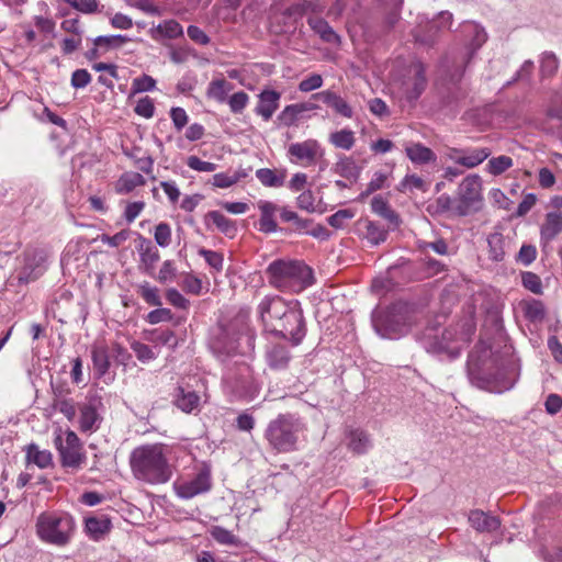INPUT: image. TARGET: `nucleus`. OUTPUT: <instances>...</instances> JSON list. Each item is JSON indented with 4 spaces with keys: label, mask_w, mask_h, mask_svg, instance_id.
Listing matches in <instances>:
<instances>
[{
    "label": "nucleus",
    "mask_w": 562,
    "mask_h": 562,
    "mask_svg": "<svg viewBox=\"0 0 562 562\" xmlns=\"http://www.w3.org/2000/svg\"><path fill=\"white\" fill-rule=\"evenodd\" d=\"M468 375L479 389L493 393L509 391L519 376V366L513 355L499 356L481 341L469 356Z\"/></svg>",
    "instance_id": "f257e3e1"
},
{
    "label": "nucleus",
    "mask_w": 562,
    "mask_h": 562,
    "mask_svg": "<svg viewBox=\"0 0 562 562\" xmlns=\"http://www.w3.org/2000/svg\"><path fill=\"white\" fill-rule=\"evenodd\" d=\"M130 463L135 479L147 484H164L172 476L167 449L161 443L135 448L131 453Z\"/></svg>",
    "instance_id": "f03ea898"
},
{
    "label": "nucleus",
    "mask_w": 562,
    "mask_h": 562,
    "mask_svg": "<svg viewBox=\"0 0 562 562\" xmlns=\"http://www.w3.org/2000/svg\"><path fill=\"white\" fill-rule=\"evenodd\" d=\"M267 272L270 284L281 291L299 293L313 283L312 269L299 260H276Z\"/></svg>",
    "instance_id": "7ed1b4c3"
},
{
    "label": "nucleus",
    "mask_w": 562,
    "mask_h": 562,
    "mask_svg": "<svg viewBox=\"0 0 562 562\" xmlns=\"http://www.w3.org/2000/svg\"><path fill=\"white\" fill-rule=\"evenodd\" d=\"M304 429L305 426L297 415L279 414L268 423L265 438L274 451L289 453L297 450L299 438Z\"/></svg>",
    "instance_id": "20e7f679"
},
{
    "label": "nucleus",
    "mask_w": 562,
    "mask_h": 562,
    "mask_svg": "<svg viewBox=\"0 0 562 562\" xmlns=\"http://www.w3.org/2000/svg\"><path fill=\"white\" fill-rule=\"evenodd\" d=\"M37 537L49 544L65 547L72 539L76 522L67 513L45 512L38 515L35 524Z\"/></svg>",
    "instance_id": "39448f33"
},
{
    "label": "nucleus",
    "mask_w": 562,
    "mask_h": 562,
    "mask_svg": "<svg viewBox=\"0 0 562 562\" xmlns=\"http://www.w3.org/2000/svg\"><path fill=\"white\" fill-rule=\"evenodd\" d=\"M373 326L375 331L387 339H397L408 331L411 317L407 306L403 303H396L383 312L373 314Z\"/></svg>",
    "instance_id": "423d86ee"
},
{
    "label": "nucleus",
    "mask_w": 562,
    "mask_h": 562,
    "mask_svg": "<svg viewBox=\"0 0 562 562\" xmlns=\"http://www.w3.org/2000/svg\"><path fill=\"white\" fill-rule=\"evenodd\" d=\"M472 333L473 327L471 325H467V329H462L460 333L457 328L450 327L442 331L440 338L430 334L425 335L423 344L428 352L446 355L449 359H454L460 355Z\"/></svg>",
    "instance_id": "0eeeda50"
},
{
    "label": "nucleus",
    "mask_w": 562,
    "mask_h": 562,
    "mask_svg": "<svg viewBox=\"0 0 562 562\" xmlns=\"http://www.w3.org/2000/svg\"><path fill=\"white\" fill-rule=\"evenodd\" d=\"M483 180L480 175L471 173L462 179L456 192L454 214L467 216L483 206Z\"/></svg>",
    "instance_id": "6e6552de"
},
{
    "label": "nucleus",
    "mask_w": 562,
    "mask_h": 562,
    "mask_svg": "<svg viewBox=\"0 0 562 562\" xmlns=\"http://www.w3.org/2000/svg\"><path fill=\"white\" fill-rule=\"evenodd\" d=\"M426 87L425 67L420 61H413L391 83L392 93L400 100H417Z\"/></svg>",
    "instance_id": "1a4fd4ad"
},
{
    "label": "nucleus",
    "mask_w": 562,
    "mask_h": 562,
    "mask_svg": "<svg viewBox=\"0 0 562 562\" xmlns=\"http://www.w3.org/2000/svg\"><path fill=\"white\" fill-rule=\"evenodd\" d=\"M55 446L64 468L77 470L86 463L87 457L82 442L74 430L59 429L55 436Z\"/></svg>",
    "instance_id": "9d476101"
},
{
    "label": "nucleus",
    "mask_w": 562,
    "mask_h": 562,
    "mask_svg": "<svg viewBox=\"0 0 562 562\" xmlns=\"http://www.w3.org/2000/svg\"><path fill=\"white\" fill-rule=\"evenodd\" d=\"M271 333L291 340L293 345H299L303 340L306 329L301 303L297 300H290L288 313Z\"/></svg>",
    "instance_id": "9b49d317"
},
{
    "label": "nucleus",
    "mask_w": 562,
    "mask_h": 562,
    "mask_svg": "<svg viewBox=\"0 0 562 562\" xmlns=\"http://www.w3.org/2000/svg\"><path fill=\"white\" fill-rule=\"evenodd\" d=\"M48 252L43 248H29L23 254L22 265L16 270L20 284L37 280L47 269Z\"/></svg>",
    "instance_id": "f8f14e48"
},
{
    "label": "nucleus",
    "mask_w": 562,
    "mask_h": 562,
    "mask_svg": "<svg viewBox=\"0 0 562 562\" xmlns=\"http://www.w3.org/2000/svg\"><path fill=\"white\" fill-rule=\"evenodd\" d=\"M286 154L292 164L310 167L323 159L325 149L317 139L307 138L290 144Z\"/></svg>",
    "instance_id": "ddd939ff"
},
{
    "label": "nucleus",
    "mask_w": 562,
    "mask_h": 562,
    "mask_svg": "<svg viewBox=\"0 0 562 562\" xmlns=\"http://www.w3.org/2000/svg\"><path fill=\"white\" fill-rule=\"evenodd\" d=\"M212 487L211 469L203 467L194 477L173 483V490L178 497L190 499L200 494L207 493Z\"/></svg>",
    "instance_id": "4468645a"
},
{
    "label": "nucleus",
    "mask_w": 562,
    "mask_h": 562,
    "mask_svg": "<svg viewBox=\"0 0 562 562\" xmlns=\"http://www.w3.org/2000/svg\"><path fill=\"white\" fill-rule=\"evenodd\" d=\"M290 300L279 295L265 296L258 305V313L267 330L272 331L279 321L288 313Z\"/></svg>",
    "instance_id": "2eb2a0df"
},
{
    "label": "nucleus",
    "mask_w": 562,
    "mask_h": 562,
    "mask_svg": "<svg viewBox=\"0 0 562 562\" xmlns=\"http://www.w3.org/2000/svg\"><path fill=\"white\" fill-rule=\"evenodd\" d=\"M445 156L448 160L468 169L480 166L491 156L487 147L447 148Z\"/></svg>",
    "instance_id": "dca6fc26"
},
{
    "label": "nucleus",
    "mask_w": 562,
    "mask_h": 562,
    "mask_svg": "<svg viewBox=\"0 0 562 562\" xmlns=\"http://www.w3.org/2000/svg\"><path fill=\"white\" fill-rule=\"evenodd\" d=\"M101 407V400L97 397H87L78 405V426L80 431L91 434L99 429L102 422Z\"/></svg>",
    "instance_id": "f3484780"
},
{
    "label": "nucleus",
    "mask_w": 562,
    "mask_h": 562,
    "mask_svg": "<svg viewBox=\"0 0 562 562\" xmlns=\"http://www.w3.org/2000/svg\"><path fill=\"white\" fill-rule=\"evenodd\" d=\"M137 250L139 255V268L145 273L153 276L156 268V263L160 259V255L157 247L154 246L149 239L140 236Z\"/></svg>",
    "instance_id": "a211bd4d"
},
{
    "label": "nucleus",
    "mask_w": 562,
    "mask_h": 562,
    "mask_svg": "<svg viewBox=\"0 0 562 562\" xmlns=\"http://www.w3.org/2000/svg\"><path fill=\"white\" fill-rule=\"evenodd\" d=\"M314 98L322 100L327 106H329L336 114L346 119L353 116V110L350 104L339 94L331 90H324L313 95Z\"/></svg>",
    "instance_id": "6ab92c4d"
},
{
    "label": "nucleus",
    "mask_w": 562,
    "mask_h": 562,
    "mask_svg": "<svg viewBox=\"0 0 562 562\" xmlns=\"http://www.w3.org/2000/svg\"><path fill=\"white\" fill-rule=\"evenodd\" d=\"M112 524L106 515L89 516L85 518V531L93 541L102 540L111 530Z\"/></svg>",
    "instance_id": "aec40b11"
},
{
    "label": "nucleus",
    "mask_w": 562,
    "mask_h": 562,
    "mask_svg": "<svg viewBox=\"0 0 562 562\" xmlns=\"http://www.w3.org/2000/svg\"><path fill=\"white\" fill-rule=\"evenodd\" d=\"M259 101L255 112L265 121H269L279 108L281 94L276 90H262L258 95Z\"/></svg>",
    "instance_id": "412c9836"
},
{
    "label": "nucleus",
    "mask_w": 562,
    "mask_h": 562,
    "mask_svg": "<svg viewBox=\"0 0 562 562\" xmlns=\"http://www.w3.org/2000/svg\"><path fill=\"white\" fill-rule=\"evenodd\" d=\"M462 33L469 38L467 48L472 56L475 54L487 41V33L483 26L475 22H465L462 24Z\"/></svg>",
    "instance_id": "4be33fe9"
},
{
    "label": "nucleus",
    "mask_w": 562,
    "mask_h": 562,
    "mask_svg": "<svg viewBox=\"0 0 562 562\" xmlns=\"http://www.w3.org/2000/svg\"><path fill=\"white\" fill-rule=\"evenodd\" d=\"M441 30H438L434 20L429 21L424 15L418 16V25L413 31V36L417 43L431 45L435 43Z\"/></svg>",
    "instance_id": "5701e85b"
},
{
    "label": "nucleus",
    "mask_w": 562,
    "mask_h": 562,
    "mask_svg": "<svg viewBox=\"0 0 562 562\" xmlns=\"http://www.w3.org/2000/svg\"><path fill=\"white\" fill-rule=\"evenodd\" d=\"M468 520L472 528L479 532H492L499 528L501 521L481 509L471 510Z\"/></svg>",
    "instance_id": "b1692460"
},
{
    "label": "nucleus",
    "mask_w": 562,
    "mask_h": 562,
    "mask_svg": "<svg viewBox=\"0 0 562 562\" xmlns=\"http://www.w3.org/2000/svg\"><path fill=\"white\" fill-rule=\"evenodd\" d=\"M206 226L214 225L221 233L229 238L237 234V226L234 221L226 217L218 211H210L204 217Z\"/></svg>",
    "instance_id": "393cba45"
},
{
    "label": "nucleus",
    "mask_w": 562,
    "mask_h": 562,
    "mask_svg": "<svg viewBox=\"0 0 562 562\" xmlns=\"http://www.w3.org/2000/svg\"><path fill=\"white\" fill-rule=\"evenodd\" d=\"M258 209L260 210V231L267 234L274 233L278 228L274 220L277 205L270 201H259Z\"/></svg>",
    "instance_id": "a878e982"
},
{
    "label": "nucleus",
    "mask_w": 562,
    "mask_h": 562,
    "mask_svg": "<svg viewBox=\"0 0 562 562\" xmlns=\"http://www.w3.org/2000/svg\"><path fill=\"white\" fill-rule=\"evenodd\" d=\"M310 27L326 43L339 44L340 37L334 29L322 18L311 16L307 20Z\"/></svg>",
    "instance_id": "bb28decb"
},
{
    "label": "nucleus",
    "mask_w": 562,
    "mask_h": 562,
    "mask_svg": "<svg viewBox=\"0 0 562 562\" xmlns=\"http://www.w3.org/2000/svg\"><path fill=\"white\" fill-rule=\"evenodd\" d=\"M175 404L182 412L190 414L200 411V396L194 391L178 387Z\"/></svg>",
    "instance_id": "cd10ccee"
},
{
    "label": "nucleus",
    "mask_w": 562,
    "mask_h": 562,
    "mask_svg": "<svg viewBox=\"0 0 562 562\" xmlns=\"http://www.w3.org/2000/svg\"><path fill=\"white\" fill-rule=\"evenodd\" d=\"M150 35L156 41L161 38H178L183 35V27L176 20H167L150 29Z\"/></svg>",
    "instance_id": "c85d7f7f"
},
{
    "label": "nucleus",
    "mask_w": 562,
    "mask_h": 562,
    "mask_svg": "<svg viewBox=\"0 0 562 562\" xmlns=\"http://www.w3.org/2000/svg\"><path fill=\"white\" fill-rule=\"evenodd\" d=\"M405 153L408 159L416 165H425L437 160L436 154L420 143L406 146Z\"/></svg>",
    "instance_id": "c756f323"
},
{
    "label": "nucleus",
    "mask_w": 562,
    "mask_h": 562,
    "mask_svg": "<svg viewBox=\"0 0 562 562\" xmlns=\"http://www.w3.org/2000/svg\"><path fill=\"white\" fill-rule=\"evenodd\" d=\"M291 356L284 346L272 345L267 350V361L271 369H285L290 362Z\"/></svg>",
    "instance_id": "7c9ffc66"
},
{
    "label": "nucleus",
    "mask_w": 562,
    "mask_h": 562,
    "mask_svg": "<svg viewBox=\"0 0 562 562\" xmlns=\"http://www.w3.org/2000/svg\"><path fill=\"white\" fill-rule=\"evenodd\" d=\"M146 183L145 178L138 172H124L115 182V192L127 194L135 188Z\"/></svg>",
    "instance_id": "2f4dec72"
},
{
    "label": "nucleus",
    "mask_w": 562,
    "mask_h": 562,
    "mask_svg": "<svg viewBox=\"0 0 562 562\" xmlns=\"http://www.w3.org/2000/svg\"><path fill=\"white\" fill-rule=\"evenodd\" d=\"M257 179L262 186L268 188H280L284 184L285 170H276L270 168H261L256 171Z\"/></svg>",
    "instance_id": "473e14b6"
},
{
    "label": "nucleus",
    "mask_w": 562,
    "mask_h": 562,
    "mask_svg": "<svg viewBox=\"0 0 562 562\" xmlns=\"http://www.w3.org/2000/svg\"><path fill=\"white\" fill-rule=\"evenodd\" d=\"M233 90V85L225 79L212 80L206 89V97L218 103H224L227 100V94Z\"/></svg>",
    "instance_id": "72a5a7b5"
},
{
    "label": "nucleus",
    "mask_w": 562,
    "mask_h": 562,
    "mask_svg": "<svg viewBox=\"0 0 562 562\" xmlns=\"http://www.w3.org/2000/svg\"><path fill=\"white\" fill-rule=\"evenodd\" d=\"M521 308L525 317L531 323H541L546 317V307L539 300L530 299L522 301Z\"/></svg>",
    "instance_id": "f704fd0d"
},
{
    "label": "nucleus",
    "mask_w": 562,
    "mask_h": 562,
    "mask_svg": "<svg viewBox=\"0 0 562 562\" xmlns=\"http://www.w3.org/2000/svg\"><path fill=\"white\" fill-rule=\"evenodd\" d=\"M91 353L94 374L98 378L104 376L110 369V358L108 349L104 346H95L93 347Z\"/></svg>",
    "instance_id": "c9c22d12"
},
{
    "label": "nucleus",
    "mask_w": 562,
    "mask_h": 562,
    "mask_svg": "<svg viewBox=\"0 0 562 562\" xmlns=\"http://www.w3.org/2000/svg\"><path fill=\"white\" fill-rule=\"evenodd\" d=\"M53 458L48 450H40L38 446L31 443L26 447V462L46 469L52 464Z\"/></svg>",
    "instance_id": "e433bc0d"
},
{
    "label": "nucleus",
    "mask_w": 562,
    "mask_h": 562,
    "mask_svg": "<svg viewBox=\"0 0 562 562\" xmlns=\"http://www.w3.org/2000/svg\"><path fill=\"white\" fill-rule=\"evenodd\" d=\"M560 232H562V213H548L546 216V222L541 227V236L550 240L553 239Z\"/></svg>",
    "instance_id": "4c0bfd02"
},
{
    "label": "nucleus",
    "mask_w": 562,
    "mask_h": 562,
    "mask_svg": "<svg viewBox=\"0 0 562 562\" xmlns=\"http://www.w3.org/2000/svg\"><path fill=\"white\" fill-rule=\"evenodd\" d=\"M355 142V133L351 130L342 128L329 135V143L339 149L350 150Z\"/></svg>",
    "instance_id": "58836bf2"
},
{
    "label": "nucleus",
    "mask_w": 562,
    "mask_h": 562,
    "mask_svg": "<svg viewBox=\"0 0 562 562\" xmlns=\"http://www.w3.org/2000/svg\"><path fill=\"white\" fill-rule=\"evenodd\" d=\"M335 173L346 179H357L360 169L356 161L350 157L340 158L334 166Z\"/></svg>",
    "instance_id": "ea45409f"
},
{
    "label": "nucleus",
    "mask_w": 562,
    "mask_h": 562,
    "mask_svg": "<svg viewBox=\"0 0 562 562\" xmlns=\"http://www.w3.org/2000/svg\"><path fill=\"white\" fill-rule=\"evenodd\" d=\"M296 206L307 213H323V210L321 209V201L316 200L312 190H304L297 195Z\"/></svg>",
    "instance_id": "a19ab883"
},
{
    "label": "nucleus",
    "mask_w": 562,
    "mask_h": 562,
    "mask_svg": "<svg viewBox=\"0 0 562 562\" xmlns=\"http://www.w3.org/2000/svg\"><path fill=\"white\" fill-rule=\"evenodd\" d=\"M348 446L353 452L360 454L369 450L371 440L363 430L356 429L349 434Z\"/></svg>",
    "instance_id": "79ce46f5"
},
{
    "label": "nucleus",
    "mask_w": 562,
    "mask_h": 562,
    "mask_svg": "<svg viewBox=\"0 0 562 562\" xmlns=\"http://www.w3.org/2000/svg\"><path fill=\"white\" fill-rule=\"evenodd\" d=\"M316 105L301 103V104H290L286 105L281 112L279 119L284 122L285 125L290 126L295 123L299 115L304 111H310L315 109Z\"/></svg>",
    "instance_id": "37998d69"
},
{
    "label": "nucleus",
    "mask_w": 562,
    "mask_h": 562,
    "mask_svg": "<svg viewBox=\"0 0 562 562\" xmlns=\"http://www.w3.org/2000/svg\"><path fill=\"white\" fill-rule=\"evenodd\" d=\"M364 227H366L364 238L371 245L376 246L386 240L387 231L384 229L379 224H376L372 221H367Z\"/></svg>",
    "instance_id": "c03bdc74"
},
{
    "label": "nucleus",
    "mask_w": 562,
    "mask_h": 562,
    "mask_svg": "<svg viewBox=\"0 0 562 562\" xmlns=\"http://www.w3.org/2000/svg\"><path fill=\"white\" fill-rule=\"evenodd\" d=\"M514 165L509 156L501 155L488 160L485 170L493 176H499L512 168Z\"/></svg>",
    "instance_id": "a18cd8bd"
},
{
    "label": "nucleus",
    "mask_w": 562,
    "mask_h": 562,
    "mask_svg": "<svg viewBox=\"0 0 562 562\" xmlns=\"http://www.w3.org/2000/svg\"><path fill=\"white\" fill-rule=\"evenodd\" d=\"M209 532L211 537L220 544L238 546L239 543L238 538L224 527L213 526L210 528Z\"/></svg>",
    "instance_id": "49530a36"
},
{
    "label": "nucleus",
    "mask_w": 562,
    "mask_h": 562,
    "mask_svg": "<svg viewBox=\"0 0 562 562\" xmlns=\"http://www.w3.org/2000/svg\"><path fill=\"white\" fill-rule=\"evenodd\" d=\"M137 293L151 306H160L162 304L159 290L156 286L150 285L148 282L139 284L137 286Z\"/></svg>",
    "instance_id": "de8ad7c7"
},
{
    "label": "nucleus",
    "mask_w": 562,
    "mask_h": 562,
    "mask_svg": "<svg viewBox=\"0 0 562 562\" xmlns=\"http://www.w3.org/2000/svg\"><path fill=\"white\" fill-rule=\"evenodd\" d=\"M490 248V258L494 261H501L504 258V238L499 233L491 234L487 238Z\"/></svg>",
    "instance_id": "09e8293b"
},
{
    "label": "nucleus",
    "mask_w": 562,
    "mask_h": 562,
    "mask_svg": "<svg viewBox=\"0 0 562 562\" xmlns=\"http://www.w3.org/2000/svg\"><path fill=\"white\" fill-rule=\"evenodd\" d=\"M128 38L125 35H109V36H98L93 40V44L95 46H101L102 53L106 52L110 48L120 47L125 42H127Z\"/></svg>",
    "instance_id": "8fccbe9b"
},
{
    "label": "nucleus",
    "mask_w": 562,
    "mask_h": 562,
    "mask_svg": "<svg viewBox=\"0 0 562 562\" xmlns=\"http://www.w3.org/2000/svg\"><path fill=\"white\" fill-rule=\"evenodd\" d=\"M146 339L157 346L159 345H176V337L171 330L154 329L146 335Z\"/></svg>",
    "instance_id": "3c124183"
},
{
    "label": "nucleus",
    "mask_w": 562,
    "mask_h": 562,
    "mask_svg": "<svg viewBox=\"0 0 562 562\" xmlns=\"http://www.w3.org/2000/svg\"><path fill=\"white\" fill-rule=\"evenodd\" d=\"M131 349L135 353L136 358L143 363L149 362L158 356V352L155 351L154 348L139 341H133L131 344Z\"/></svg>",
    "instance_id": "603ef678"
},
{
    "label": "nucleus",
    "mask_w": 562,
    "mask_h": 562,
    "mask_svg": "<svg viewBox=\"0 0 562 562\" xmlns=\"http://www.w3.org/2000/svg\"><path fill=\"white\" fill-rule=\"evenodd\" d=\"M56 411L61 413L69 422H74L77 415L78 405L72 398H60L54 404Z\"/></svg>",
    "instance_id": "864d4df0"
},
{
    "label": "nucleus",
    "mask_w": 562,
    "mask_h": 562,
    "mask_svg": "<svg viewBox=\"0 0 562 562\" xmlns=\"http://www.w3.org/2000/svg\"><path fill=\"white\" fill-rule=\"evenodd\" d=\"M155 241L158 246L166 248L171 244V228L167 223H159L155 227L154 233Z\"/></svg>",
    "instance_id": "5fc2aeb1"
},
{
    "label": "nucleus",
    "mask_w": 562,
    "mask_h": 562,
    "mask_svg": "<svg viewBox=\"0 0 562 562\" xmlns=\"http://www.w3.org/2000/svg\"><path fill=\"white\" fill-rule=\"evenodd\" d=\"M355 216L349 209L339 210L327 218L328 224L337 229L344 228L346 223Z\"/></svg>",
    "instance_id": "6e6d98bb"
},
{
    "label": "nucleus",
    "mask_w": 562,
    "mask_h": 562,
    "mask_svg": "<svg viewBox=\"0 0 562 562\" xmlns=\"http://www.w3.org/2000/svg\"><path fill=\"white\" fill-rule=\"evenodd\" d=\"M155 87L156 80L148 75H143L140 77L134 78L132 81L133 93L153 91Z\"/></svg>",
    "instance_id": "4d7b16f0"
},
{
    "label": "nucleus",
    "mask_w": 562,
    "mask_h": 562,
    "mask_svg": "<svg viewBox=\"0 0 562 562\" xmlns=\"http://www.w3.org/2000/svg\"><path fill=\"white\" fill-rule=\"evenodd\" d=\"M187 166L194 171L205 173L214 172L217 168L216 164L211 161H204L200 159L198 156H189L187 158Z\"/></svg>",
    "instance_id": "13d9d810"
},
{
    "label": "nucleus",
    "mask_w": 562,
    "mask_h": 562,
    "mask_svg": "<svg viewBox=\"0 0 562 562\" xmlns=\"http://www.w3.org/2000/svg\"><path fill=\"white\" fill-rule=\"evenodd\" d=\"M226 101L233 113H240L247 106L249 97L246 92L238 91L232 94Z\"/></svg>",
    "instance_id": "bf43d9fd"
},
{
    "label": "nucleus",
    "mask_w": 562,
    "mask_h": 562,
    "mask_svg": "<svg viewBox=\"0 0 562 562\" xmlns=\"http://www.w3.org/2000/svg\"><path fill=\"white\" fill-rule=\"evenodd\" d=\"M559 67V61L553 53H543L540 60V70L543 76H552Z\"/></svg>",
    "instance_id": "052dcab7"
},
{
    "label": "nucleus",
    "mask_w": 562,
    "mask_h": 562,
    "mask_svg": "<svg viewBox=\"0 0 562 562\" xmlns=\"http://www.w3.org/2000/svg\"><path fill=\"white\" fill-rule=\"evenodd\" d=\"M172 317H173L172 312L169 308L160 307V308L150 311L147 314L145 319L147 323L155 325V324H159L162 322H170V321H172Z\"/></svg>",
    "instance_id": "680f3d73"
},
{
    "label": "nucleus",
    "mask_w": 562,
    "mask_h": 562,
    "mask_svg": "<svg viewBox=\"0 0 562 562\" xmlns=\"http://www.w3.org/2000/svg\"><path fill=\"white\" fill-rule=\"evenodd\" d=\"M135 113L145 119H150L155 113V105L149 97L140 98L134 109Z\"/></svg>",
    "instance_id": "e2e57ef3"
},
{
    "label": "nucleus",
    "mask_w": 562,
    "mask_h": 562,
    "mask_svg": "<svg viewBox=\"0 0 562 562\" xmlns=\"http://www.w3.org/2000/svg\"><path fill=\"white\" fill-rule=\"evenodd\" d=\"M144 207L145 203L143 201L127 203L123 213L125 221L128 224L133 223L139 216Z\"/></svg>",
    "instance_id": "0e129e2a"
},
{
    "label": "nucleus",
    "mask_w": 562,
    "mask_h": 562,
    "mask_svg": "<svg viewBox=\"0 0 562 562\" xmlns=\"http://www.w3.org/2000/svg\"><path fill=\"white\" fill-rule=\"evenodd\" d=\"M211 184L214 188L227 189L236 184V178H233L229 172L215 173L211 179Z\"/></svg>",
    "instance_id": "69168bd1"
},
{
    "label": "nucleus",
    "mask_w": 562,
    "mask_h": 562,
    "mask_svg": "<svg viewBox=\"0 0 562 562\" xmlns=\"http://www.w3.org/2000/svg\"><path fill=\"white\" fill-rule=\"evenodd\" d=\"M522 284L535 294H540L542 292L541 280L536 273L525 272L522 274Z\"/></svg>",
    "instance_id": "338daca9"
},
{
    "label": "nucleus",
    "mask_w": 562,
    "mask_h": 562,
    "mask_svg": "<svg viewBox=\"0 0 562 562\" xmlns=\"http://www.w3.org/2000/svg\"><path fill=\"white\" fill-rule=\"evenodd\" d=\"M323 86V78L318 74H313L307 78L303 79L299 85V90L301 92H311L316 90Z\"/></svg>",
    "instance_id": "774afa93"
}]
</instances>
